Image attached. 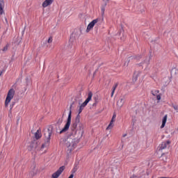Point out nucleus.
<instances>
[{
	"label": "nucleus",
	"instance_id": "obj_4",
	"mask_svg": "<svg viewBox=\"0 0 178 178\" xmlns=\"http://www.w3.org/2000/svg\"><path fill=\"white\" fill-rule=\"evenodd\" d=\"M73 104H70V111L68 113V117L67 119V122H66V126L65 128L64 129L65 130L69 128V126H70V124H72V108H73Z\"/></svg>",
	"mask_w": 178,
	"mask_h": 178
},
{
	"label": "nucleus",
	"instance_id": "obj_7",
	"mask_svg": "<svg viewBox=\"0 0 178 178\" xmlns=\"http://www.w3.org/2000/svg\"><path fill=\"white\" fill-rule=\"evenodd\" d=\"M98 23V19H93L90 24L88 25L86 33H88L91 29L94 28V26Z\"/></svg>",
	"mask_w": 178,
	"mask_h": 178
},
{
	"label": "nucleus",
	"instance_id": "obj_16",
	"mask_svg": "<svg viewBox=\"0 0 178 178\" xmlns=\"http://www.w3.org/2000/svg\"><path fill=\"white\" fill-rule=\"evenodd\" d=\"M118 84L115 83L113 86V90H112V92H111V97H113V94H115V91L116 88H118Z\"/></svg>",
	"mask_w": 178,
	"mask_h": 178
},
{
	"label": "nucleus",
	"instance_id": "obj_1",
	"mask_svg": "<svg viewBox=\"0 0 178 178\" xmlns=\"http://www.w3.org/2000/svg\"><path fill=\"white\" fill-rule=\"evenodd\" d=\"M91 99H92V92H89L88 93L87 99L85 100L84 103H82L79 106L78 114L75 118L74 122H73L71 125L70 129L72 131V134L76 136V138H72L70 137H67L60 139V143L65 145V147L68 148V151H70V152L74 149V147L76 145H77V144H79L80 139L81 137H83V129H84V126L83 124L80 123V113L83 112L84 107L87 106L88 102H90Z\"/></svg>",
	"mask_w": 178,
	"mask_h": 178
},
{
	"label": "nucleus",
	"instance_id": "obj_13",
	"mask_svg": "<svg viewBox=\"0 0 178 178\" xmlns=\"http://www.w3.org/2000/svg\"><path fill=\"white\" fill-rule=\"evenodd\" d=\"M35 137L36 140L41 138L42 135H41V131L40 129H38L37 131L35 133Z\"/></svg>",
	"mask_w": 178,
	"mask_h": 178
},
{
	"label": "nucleus",
	"instance_id": "obj_27",
	"mask_svg": "<svg viewBox=\"0 0 178 178\" xmlns=\"http://www.w3.org/2000/svg\"><path fill=\"white\" fill-rule=\"evenodd\" d=\"M78 33H79V35L74 36L75 38H79V37L80 35L81 34V31H79Z\"/></svg>",
	"mask_w": 178,
	"mask_h": 178
},
{
	"label": "nucleus",
	"instance_id": "obj_6",
	"mask_svg": "<svg viewBox=\"0 0 178 178\" xmlns=\"http://www.w3.org/2000/svg\"><path fill=\"white\" fill-rule=\"evenodd\" d=\"M63 170H65V165L60 167L59 169L56 172L52 174L51 177H53V178L59 177L63 172Z\"/></svg>",
	"mask_w": 178,
	"mask_h": 178
},
{
	"label": "nucleus",
	"instance_id": "obj_2",
	"mask_svg": "<svg viewBox=\"0 0 178 178\" xmlns=\"http://www.w3.org/2000/svg\"><path fill=\"white\" fill-rule=\"evenodd\" d=\"M51 136H52V129H48L44 132V137L46 138V140L44 141V143L42 145V149L44 148H48L49 147V143H51Z\"/></svg>",
	"mask_w": 178,
	"mask_h": 178
},
{
	"label": "nucleus",
	"instance_id": "obj_19",
	"mask_svg": "<svg viewBox=\"0 0 178 178\" xmlns=\"http://www.w3.org/2000/svg\"><path fill=\"white\" fill-rule=\"evenodd\" d=\"M150 60H151V57H147L146 59L145 60V63L146 65H149Z\"/></svg>",
	"mask_w": 178,
	"mask_h": 178
},
{
	"label": "nucleus",
	"instance_id": "obj_23",
	"mask_svg": "<svg viewBox=\"0 0 178 178\" xmlns=\"http://www.w3.org/2000/svg\"><path fill=\"white\" fill-rule=\"evenodd\" d=\"M3 10V8H2V3H0V15H2Z\"/></svg>",
	"mask_w": 178,
	"mask_h": 178
},
{
	"label": "nucleus",
	"instance_id": "obj_9",
	"mask_svg": "<svg viewBox=\"0 0 178 178\" xmlns=\"http://www.w3.org/2000/svg\"><path fill=\"white\" fill-rule=\"evenodd\" d=\"M115 119H116V114L115 113H114L113 115V117H112V119L110 122V124H108V126L106 128L107 130H111V129H112V127H113V122H115Z\"/></svg>",
	"mask_w": 178,
	"mask_h": 178
},
{
	"label": "nucleus",
	"instance_id": "obj_28",
	"mask_svg": "<svg viewBox=\"0 0 178 178\" xmlns=\"http://www.w3.org/2000/svg\"><path fill=\"white\" fill-rule=\"evenodd\" d=\"M156 99H158V101H161V95H156Z\"/></svg>",
	"mask_w": 178,
	"mask_h": 178
},
{
	"label": "nucleus",
	"instance_id": "obj_14",
	"mask_svg": "<svg viewBox=\"0 0 178 178\" xmlns=\"http://www.w3.org/2000/svg\"><path fill=\"white\" fill-rule=\"evenodd\" d=\"M160 158L161 161H163V162H166L168 161V155L165 153H163Z\"/></svg>",
	"mask_w": 178,
	"mask_h": 178
},
{
	"label": "nucleus",
	"instance_id": "obj_18",
	"mask_svg": "<svg viewBox=\"0 0 178 178\" xmlns=\"http://www.w3.org/2000/svg\"><path fill=\"white\" fill-rule=\"evenodd\" d=\"M73 38H70V44L68 45L69 48H73Z\"/></svg>",
	"mask_w": 178,
	"mask_h": 178
},
{
	"label": "nucleus",
	"instance_id": "obj_12",
	"mask_svg": "<svg viewBox=\"0 0 178 178\" xmlns=\"http://www.w3.org/2000/svg\"><path fill=\"white\" fill-rule=\"evenodd\" d=\"M168 120V115H164L162 120V124L161 126V129H163L165 127V125L166 124V122Z\"/></svg>",
	"mask_w": 178,
	"mask_h": 178
},
{
	"label": "nucleus",
	"instance_id": "obj_24",
	"mask_svg": "<svg viewBox=\"0 0 178 178\" xmlns=\"http://www.w3.org/2000/svg\"><path fill=\"white\" fill-rule=\"evenodd\" d=\"M15 102H12L11 104L10 105V109H13V106H15Z\"/></svg>",
	"mask_w": 178,
	"mask_h": 178
},
{
	"label": "nucleus",
	"instance_id": "obj_26",
	"mask_svg": "<svg viewBox=\"0 0 178 178\" xmlns=\"http://www.w3.org/2000/svg\"><path fill=\"white\" fill-rule=\"evenodd\" d=\"M134 58L137 59V60L141 59V55L136 56L134 57Z\"/></svg>",
	"mask_w": 178,
	"mask_h": 178
},
{
	"label": "nucleus",
	"instance_id": "obj_30",
	"mask_svg": "<svg viewBox=\"0 0 178 178\" xmlns=\"http://www.w3.org/2000/svg\"><path fill=\"white\" fill-rule=\"evenodd\" d=\"M2 73H3V71H0V77L2 76Z\"/></svg>",
	"mask_w": 178,
	"mask_h": 178
},
{
	"label": "nucleus",
	"instance_id": "obj_33",
	"mask_svg": "<svg viewBox=\"0 0 178 178\" xmlns=\"http://www.w3.org/2000/svg\"><path fill=\"white\" fill-rule=\"evenodd\" d=\"M19 119L17 120V122H19Z\"/></svg>",
	"mask_w": 178,
	"mask_h": 178
},
{
	"label": "nucleus",
	"instance_id": "obj_25",
	"mask_svg": "<svg viewBox=\"0 0 178 178\" xmlns=\"http://www.w3.org/2000/svg\"><path fill=\"white\" fill-rule=\"evenodd\" d=\"M47 42H48L49 44H51V42H52V37H50V38L48 39Z\"/></svg>",
	"mask_w": 178,
	"mask_h": 178
},
{
	"label": "nucleus",
	"instance_id": "obj_10",
	"mask_svg": "<svg viewBox=\"0 0 178 178\" xmlns=\"http://www.w3.org/2000/svg\"><path fill=\"white\" fill-rule=\"evenodd\" d=\"M169 144H170V141L167 140L165 142H163L160 145V149H165L169 147Z\"/></svg>",
	"mask_w": 178,
	"mask_h": 178
},
{
	"label": "nucleus",
	"instance_id": "obj_31",
	"mask_svg": "<svg viewBox=\"0 0 178 178\" xmlns=\"http://www.w3.org/2000/svg\"><path fill=\"white\" fill-rule=\"evenodd\" d=\"M126 136H127V134H125L123 135V137H126Z\"/></svg>",
	"mask_w": 178,
	"mask_h": 178
},
{
	"label": "nucleus",
	"instance_id": "obj_17",
	"mask_svg": "<svg viewBox=\"0 0 178 178\" xmlns=\"http://www.w3.org/2000/svg\"><path fill=\"white\" fill-rule=\"evenodd\" d=\"M62 123H63V119L59 118L58 120L57 121L56 124H55V126H60V124H62Z\"/></svg>",
	"mask_w": 178,
	"mask_h": 178
},
{
	"label": "nucleus",
	"instance_id": "obj_34",
	"mask_svg": "<svg viewBox=\"0 0 178 178\" xmlns=\"http://www.w3.org/2000/svg\"><path fill=\"white\" fill-rule=\"evenodd\" d=\"M73 35H74V34H72V37H73Z\"/></svg>",
	"mask_w": 178,
	"mask_h": 178
},
{
	"label": "nucleus",
	"instance_id": "obj_8",
	"mask_svg": "<svg viewBox=\"0 0 178 178\" xmlns=\"http://www.w3.org/2000/svg\"><path fill=\"white\" fill-rule=\"evenodd\" d=\"M126 102V97L122 96L120 98V99L117 102V105L119 108H122L123 105H124V103Z\"/></svg>",
	"mask_w": 178,
	"mask_h": 178
},
{
	"label": "nucleus",
	"instance_id": "obj_15",
	"mask_svg": "<svg viewBox=\"0 0 178 178\" xmlns=\"http://www.w3.org/2000/svg\"><path fill=\"white\" fill-rule=\"evenodd\" d=\"M35 148H37V143H32L30 145L29 150L32 151V149H35Z\"/></svg>",
	"mask_w": 178,
	"mask_h": 178
},
{
	"label": "nucleus",
	"instance_id": "obj_32",
	"mask_svg": "<svg viewBox=\"0 0 178 178\" xmlns=\"http://www.w3.org/2000/svg\"><path fill=\"white\" fill-rule=\"evenodd\" d=\"M130 58H131V59H133V58H134V56H131Z\"/></svg>",
	"mask_w": 178,
	"mask_h": 178
},
{
	"label": "nucleus",
	"instance_id": "obj_22",
	"mask_svg": "<svg viewBox=\"0 0 178 178\" xmlns=\"http://www.w3.org/2000/svg\"><path fill=\"white\" fill-rule=\"evenodd\" d=\"M159 90H155L154 92V91H152V95H156V94H159Z\"/></svg>",
	"mask_w": 178,
	"mask_h": 178
},
{
	"label": "nucleus",
	"instance_id": "obj_21",
	"mask_svg": "<svg viewBox=\"0 0 178 178\" xmlns=\"http://www.w3.org/2000/svg\"><path fill=\"white\" fill-rule=\"evenodd\" d=\"M172 108L176 111V112H178V106L172 104Z\"/></svg>",
	"mask_w": 178,
	"mask_h": 178
},
{
	"label": "nucleus",
	"instance_id": "obj_3",
	"mask_svg": "<svg viewBox=\"0 0 178 178\" xmlns=\"http://www.w3.org/2000/svg\"><path fill=\"white\" fill-rule=\"evenodd\" d=\"M13 97H15V90L12 88V89H10L8 92V95L5 101V106L8 107L9 106L10 101L13 99Z\"/></svg>",
	"mask_w": 178,
	"mask_h": 178
},
{
	"label": "nucleus",
	"instance_id": "obj_20",
	"mask_svg": "<svg viewBox=\"0 0 178 178\" xmlns=\"http://www.w3.org/2000/svg\"><path fill=\"white\" fill-rule=\"evenodd\" d=\"M8 48H9V44H6L2 49L3 52H6V51H8Z\"/></svg>",
	"mask_w": 178,
	"mask_h": 178
},
{
	"label": "nucleus",
	"instance_id": "obj_11",
	"mask_svg": "<svg viewBox=\"0 0 178 178\" xmlns=\"http://www.w3.org/2000/svg\"><path fill=\"white\" fill-rule=\"evenodd\" d=\"M52 2H54V0H45L42 3L43 8H47V6L52 5Z\"/></svg>",
	"mask_w": 178,
	"mask_h": 178
},
{
	"label": "nucleus",
	"instance_id": "obj_29",
	"mask_svg": "<svg viewBox=\"0 0 178 178\" xmlns=\"http://www.w3.org/2000/svg\"><path fill=\"white\" fill-rule=\"evenodd\" d=\"M73 177H74V175L71 174L68 178H73Z\"/></svg>",
	"mask_w": 178,
	"mask_h": 178
},
{
	"label": "nucleus",
	"instance_id": "obj_5",
	"mask_svg": "<svg viewBox=\"0 0 178 178\" xmlns=\"http://www.w3.org/2000/svg\"><path fill=\"white\" fill-rule=\"evenodd\" d=\"M65 127H66V124H65V127H63V129H61V127L60 125H55L56 133H58L59 134H62L63 133H66V131H67V130H69L70 126H69L67 129H65Z\"/></svg>",
	"mask_w": 178,
	"mask_h": 178
}]
</instances>
